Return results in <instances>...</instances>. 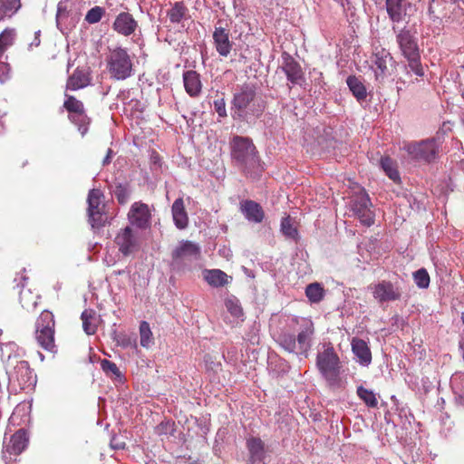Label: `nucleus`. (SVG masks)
I'll return each mask as SVG.
<instances>
[{
	"label": "nucleus",
	"instance_id": "f257e3e1",
	"mask_svg": "<svg viewBox=\"0 0 464 464\" xmlns=\"http://www.w3.org/2000/svg\"><path fill=\"white\" fill-rule=\"evenodd\" d=\"M269 333L285 351L307 356L313 343L314 324L306 317L278 313L270 317Z\"/></svg>",
	"mask_w": 464,
	"mask_h": 464
},
{
	"label": "nucleus",
	"instance_id": "f03ea898",
	"mask_svg": "<svg viewBox=\"0 0 464 464\" xmlns=\"http://www.w3.org/2000/svg\"><path fill=\"white\" fill-rule=\"evenodd\" d=\"M256 91V84L246 82L234 93L230 108L234 120L249 122L259 116L260 104Z\"/></svg>",
	"mask_w": 464,
	"mask_h": 464
},
{
	"label": "nucleus",
	"instance_id": "7ed1b4c3",
	"mask_svg": "<svg viewBox=\"0 0 464 464\" xmlns=\"http://www.w3.org/2000/svg\"><path fill=\"white\" fill-rule=\"evenodd\" d=\"M231 158L246 175L255 178L259 168L258 151L249 138L235 136L230 142Z\"/></svg>",
	"mask_w": 464,
	"mask_h": 464
},
{
	"label": "nucleus",
	"instance_id": "20e7f679",
	"mask_svg": "<svg viewBox=\"0 0 464 464\" xmlns=\"http://www.w3.org/2000/svg\"><path fill=\"white\" fill-rule=\"evenodd\" d=\"M106 63L111 77L117 81L126 80L133 74V63L127 48H110Z\"/></svg>",
	"mask_w": 464,
	"mask_h": 464
},
{
	"label": "nucleus",
	"instance_id": "39448f33",
	"mask_svg": "<svg viewBox=\"0 0 464 464\" xmlns=\"http://www.w3.org/2000/svg\"><path fill=\"white\" fill-rule=\"evenodd\" d=\"M54 336V315L51 311L44 310L35 321L34 338L41 348L50 353H56Z\"/></svg>",
	"mask_w": 464,
	"mask_h": 464
},
{
	"label": "nucleus",
	"instance_id": "423d86ee",
	"mask_svg": "<svg viewBox=\"0 0 464 464\" xmlns=\"http://www.w3.org/2000/svg\"><path fill=\"white\" fill-rule=\"evenodd\" d=\"M441 142L437 138L404 142L402 149L411 160L431 163L439 158Z\"/></svg>",
	"mask_w": 464,
	"mask_h": 464
},
{
	"label": "nucleus",
	"instance_id": "0eeeda50",
	"mask_svg": "<svg viewBox=\"0 0 464 464\" xmlns=\"http://www.w3.org/2000/svg\"><path fill=\"white\" fill-rule=\"evenodd\" d=\"M316 366L330 386H336L340 382V359L334 347L328 344L316 356Z\"/></svg>",
	"mask_w": 464,
	"mask_h": 464
},
{
	"label": "nucleus",
	"instance_id": "6e6552de",
	"mask_svg": "<svg viewBox=\"0 0 464 464\" xmlns=\"http://www.w3.org/2000/svg\"><path fill=\"white\" fill-rule=\"evenodd\" d=\"M200 256V246L197 243L182 240L171 253V269L178 272L189 269L192 263L199 260Z\"/></svg>",
	"mask_w": 464,
	"mask_h": 464
},
{
	"label": "nucleus",
	"instance_id": "1a4fd4ad",
	"mask_svg": "<svg viewBox=\"0 0 464 464\" xmlns=\"http://www.w3.org/2000/svg\"><path fill=\"white\" fill-rule=\"evenodd\" d=\"M350 207L353 215L359 218L361 223L368 227L373 224L374 213L372 209V204L364 188H360L358 192L352 196Z\"/></svg>",
	"mask_w": 464,
	"mask_h": 464
},
{
	"label": "nucleus",
	"instance_id": "9d476101",
	"mask_svg": "<svg viewBox=\"0 0 464 464\" xmlns=\"http://www.w3.org/2000/svg\"><path fill=\"white\" fill-rule=\"evenodd\" d=\"M392 31L395 33L396 43L404 58L420 53L415 30L406 26L398 29L396 25H392Z\"/></svg>",
	"mask_w": 464,
	"mask_h": 464
},
{
	"label": "nucleus",
	"instance_id": "9b49d317",
	"mask_svg": "<svg viewBox=\"0 0 464 464\" xmlns=\"http://www.w3.org/2000/svg\"><path fill=\"white\" fill-rule=\"evenodd\" d=\"M369 288L372 291L373 298L379 303H389L401 300L402 291L397 283L388 280H382L377 284L371 285Z\"/></svg>",
	"mask_w": 464,
	"mask_h": 464
},
{
	"label": "nucleus",
	"instance_id": "f8f14e48",
	"mask_svg": "<svg viewBox=\"0 0 464 464\" xmlns=\"http://www.w3.org/2000/svg\"><path fill=\"white\" fill-rule=\"evenodd\" d=\"M16 36L14 28H5L0 34V82L4 83L10 78L11 67L6 62V50L13 45Z\"/></svg>",
	"mask_w": 464,
	"mask_h": 464
},
{
	"label": "nucleus",
	"instance_id": "ddd939ff",
	"mask_svg": "<svg viewBox=\"0 0 464 464\" xmlns=\"http://www.w3.org/2000/svg\"><path fill=\"white\" fill-rule=\"evenodd\" d=\"M393 60L391 53L385 48L377 47L371 57V69L374 73L375 81L383 82L389 75L388 63Z\"/></svg>",
	"mask_w": 464,
	"mask_h": 464
},
{
	"label": "nucleus",
	"instance_id": "4468645a",
	"mask_svg": "<svg viewBox=\"0 0 464 464\" xmlns=\"http://www.w3.org/2000/svg\"><path fill=\"white\" fill-rule=\"evenodd\" d=\"M130 224L139 229L146 230L151 227V212L148 204L141 201L134 202L129 210Z\"/></svg>",
	"mask_w": 464,
	"mask_h": 464
},
{
	"label": "nucleus",
	"instance_id": "2eb2a0df",
	"mask_svg": "<svg viewBox=\"0 0 464 464\" xmlns=\"http://www.w3.org/2000/svg\"><path fill=\"white\" fill-rule=\"evenodd\" d=\"M102 192L98 188H92L88 193V218L92 227H100L103 226V210L102 204Z\"/></svg>",
	"mask_w": 464,
	"mask_h": 464
},
{
	"label": "nucleus",
	"instance_id": "dca6fc26",
	"mask_svg": "<svg viewBox=\"0 0 464 464\" xmlns=\"http://www.w3.org/2000/svg\"><path fill=\"white\" fill-rule=\"evenodd\" d=\"M385 7L388 17L393 25L407 22L412 10V5L408 0H385Z\"/></svg>",
	"mask_w": 464,
	"mask_h": 464
},
{
	"label": "nucleus",
	"instance_id": "f3484780",
	"mask_svg": "<svg viewBox=\"0 0 464 464\" xmlns=\"http://www.w3.org/2000/svg\"><path fill=\"white\" fill-rule=\"evenodd\" d=\"M29 438L27 432L24 429L18 430L14 433L7 444L4 446L3 458L7 462L12 459V456L20 455L27 447Z\"/></svg>",
	"mask_w": 464,
	"mask_h": 464
},
{
	"label": "nucleus",
	"instance_id": "a211bd4d",
	"mask_svg": "<svg viewBox=\"0 0 464 464\" xmlns=\"http://www.w3.org/2000/svg\"><path fill=\"white\" fill-rule=\"evenodd\" d=\"M223 21L218 20L213 32V41L216 51L222 57H227L233 48V42L230 40V31L222 26Z\"/></svg>",
	"mask_w": 464,
	"mask_h": 464
},
{
	"label": "nucleus",
	"instance_id": "6ab92c4d",
	"mask_svg": "<svg viewBox=\"0 0 464 464\" xmlns=\"http://www.w3.org/2000/svg\"><path fill=\"white\" fill-rule=\"evenodd\" d=\"M115 243L119 246V251L125 256L130 255L139 247V240L130 226L120 230L115 237Z\"/></svg>",
	"mask_w": 464,
	"mask_h": 464
},
{
	"label": "nucleus",
	"instance_id": "aec40b11",
	"mask_svg": "<svg viewBox=\"0 0 464 464\" xmlns=\"http://www.w3.org/2000/svg\"><path fill=\"white\" fill-rule=\"evenodd\" d=\"M450 7H453V15H447L442 14L440 15L439 13V7L441 6L444 4V0H431L429 3L428 6V14L430 18L435 22L437 19L439 20H445L446 23H461V17L464 15L462 10L460 8H458L456 10V0H450ZM458 7H459L458 5Z\"/></svg>",
	"mask_w": 464,
	"mask_h": 464
},
{
	"label": "nucleus",
	"instance_id": "412c9836",
	"mask_svg": "<svg viewBox=\"0 0 464 464\" xmlns=\"http://www.w3.org/2000/svg\"><path fill=\"white\" fill-rule=\"evenodd\" d=\"M111 27L118 34L128 37L135 34L139 24L130 13L123 11L116 15Z\"/></svg>",
	"mask_w": 464,
	"mask_h": 464
},
{
	"label": "nucleus",
	"instance_id": "4be33fe9",
	"mask_svg": "<svg viewBox=\"0 0 464 464\" xmlns=\"http://www.w3.org/2000/svg\"><path fill=\"white\" fill-rule=\"evenodd\" d=\"M13 378L16 380L21 390H31L36 384V375L26 361H20L15 365Z\"/></svg>",
	"mask_w": 464,
	"mask_h": 464
},
{
	"label": "nucleus",
	"instance_id": "5701e85b",
	"mask_svg": "<svg viewBox=\"0 0 464 464\" xmlns=\"http://www.w3.org/2000/svg\"><path fill=\"white\" fill-rule=\"evenodd\" d=\"M282 69L285 72L287 80L293 84H301L304 79V72L300 64L287 53H282Z\"/></svg>",
	"mask_w": 464,
	"mask_h": 464
},
{
	"label": "nucleus",
	"instance_id": "b1692460",
	"mask_svg": "<svg viewBox=\"0 0 464 464\" xmlns=\"http://www.w3.org/2000/svg\"><path fill=\"white\" fill-rule=\"evenodd\" d=\"M246 464H261V439L258 435L248 433L246 437Z\"/></svg>",
	"mask_w": 464,
	"mask_h": 464
},
{
	"label": "nucleus",
	"instance_id": "393cba45",
	"mask_svg": "<svg viewBox=\"0 0 464 464\" xmlns=\"http://www.w3.org/2000/svg\"><path fill=\"white\" fill-rule=\"evenodd\" d=\"M352 351L357 362L362 366H368L372 362V352L368 343L360 338L353 337L351 342Z\"/></svg>",
	"mask_w": 464,
	"mask_h": 464
},
{
	"label": "nucleus",
	"instance_id": "a878e982",
	"mask_svg": "<svg viewBox=\"0 0 464 464\" xmlns=\"http://www.w3.org/2000/svg\"><path fill=\"white\" fill-rule=\"evenodd\" d=\"M183 83L186 92L192 98L198 97L202 91L200 75L194 70L183 72Z\"/></svg>",
	"mask_w": 464,
	"mask_h": 464
},
{
	"label": "nucleus",
	"instance_id": "bb28decb",
	"mask_svg": "<svg viewBox=\"0 0 464 464\" xmlns=\"http://www.w3.org/2000/svg\"><path fill=\"white\" fill-rule=\"evenodd\" d=\"M91 82V77L86 70L80 69L79 67L74 70L72 75L69 76L66 82V89L71 91H77L88 86Z\"/></svg>",
	"mask_w": 464,
	"mask_h": 464
},
{
	"label": "nucleus",
	"instance_id": "cd10ccee",
	"mask_svg": "<svg viewBox=\"0 0 464 464\" xmlns=\"http://www.w3.org/2000/svg\"><path fill=\"white\" fill-rule=\"evenodd\" d=\"M171 213L176 227L185 229L188 225V217L182 198L175 199L171 207Z\"/></svg>",
	"mask_w": 464,
	"mask_h": 464
},
{
	"label": "nucleus",
	"instance_id": "c85d7f7f",
	"mask_svg": "<svg viewBox=\"0 0 464 464\" xmlns=\"http://www.w3.org/2000/svg\"><path fill=\"white\" fill-rule=\"evenodd\" d=\"M202 274L204 280L212 287H222L229 282V276L220 269H205Z\"/></svg>",
	"mask_w": 464,
	"mask_h": 464
},
{
	"label": "nucleus",
	"instance_id": "c756f323",
	"mask_svg": "<svg viewBox=\"0 0 464 464\" xmlns=\"http://www.w3.org/2000/svg\"><path fill=\"white\" fill-rule=\"evenodd\" d=\"M240 211L250 222H261V207L258 203L246 199L240 202Z\"/></svg>",
	"mask_w": 464,
	"mask_h": 464
},
{
	"label": "nucleus",
	"instance_id": "7c9ffc66",
	"mask_svg": "<svg viewBox=\"0 0 464 464\" xmlns=\"http://www.w3.org/2000/svg\"><path fill=\"white\" fill-rule=\"evenodd\" d=\"M20 286L22 287V289L19 292V299L23 308L29 312L34 311L38 304L40 295L33 293L30 289H24V283H18L17 287Z\"/></svg>",
	"mask_w": 464,
	"mask_h": 464
},
{
	"label": "nucleus",
	"instance_id": "2f4dec72",
	"mask_svg": "<svg viewBox=\"0 0 464 464\" xmlns=\"http://www.w3.org/2000/svg\"><path fill=\"white\" fill-rule=\"evenodd\" d=\"M450 385L455 395L456 403L464 406V372L452 375Z\"/></svg>",
	"mask_w": 464,
	"mask_h": 464
},
{
	"label": "nucleus",
	"instance_id": "473e14b6",
	"mask_svg": "<svg viewBox=\"0 0 464 464\" xmlns=\"http://www.w3.org/2000/svg\"><path fill=\"white\" fill-rule=\"evenodd\" d=\"M346 83L352 92L353 95L360 102L365 101L367 97L366 87L363 82L356 76L350 75L346 80Z\"/></svg>",
	"mask_w": 464,
	"mask_h": 464
},
{
	"label": "nucleus",
	"instance_id": "72a5a7b5",
	"mask_svg": "<svg viewBox=\"0 0 464 464\" xmlns=\"http://www.w3.org/2000/svg\"><path fill=\"white\" fill-rule=\"evenodd\" d=\"M21 6V0H0V22L12 18Z\"/></svg>",
	"mask_w": 464,
	"mask_h": 464
},
{
	"label": "nucleus",
	"instance_id": "f704fd0d",
	"mask_svg": "<svg viewBox=\"0 0 464 464\" xmlns=\"http://www.w3.org/2000/svg\"><path fill=\"white\" fill-rule=\"evenodd\" d=\"M188 10L183 2H176L170 9L167 11V16L171 24H179L187 19Z\"/></svg>",
	"mask_w": 464,
	"mask_h": 464
},
{
	"label": "nucleus",
	"instance_id": "c9c22d12",
	"mask_svg": "<svg viewBox=\"0 0 464 464\" xmlns=\"http://www.w3.org/2000/svg\"><path fill=\"white\" fill-rule=\"evenodd\" d=\"M281 232L283 235L290 240L297 242L299 239V234L295 221L289 216L283 218L281 220Z\"/></svg>",
	"mask_w": 464,
	"mask_h": 464
},
{
	"label": "nucleus",
	"instance_id": "e433bc0d",
	"mask_svg": "<svg viewBox=\"0 0 464 464\" xmlns=\"http://www.w3.org/2000/svg\"><path fill=\"white\" fill-rule=\"evenodd\" d=\"M380 166L385 174L394 182L400 181V174L397 169L396 162L390 157H382L380 160Z\"/></svg>",
	"mask_w": 464,
	"mask_h": 464
},
{
	"label": "nucleus",
	"instance_id": "4c0bfd02",
	"mask_svg": "<svg viewBox=\"0 0 464 464\" xmlns=\"http://www.w3.org/2000/svg\"><path fill=\"white\" fill-rule=\"evenodd\" d=\"M131 193L130 186L128 182H118L112 189V194L117 199L118 203L124 205L128 202Z\"/></svg>",
	"mask_w": 464,
	"mask_h": 464
},
{
	"label": "nucleus",
	"instance_id": "58836bf2",
	"mask_svg": "<svg viewBox=\"0 0 464 464\" xmlns=\"http://www.w3.org/2000/svg\"><path fill=\"white\" fill-rule=\"evenodd\" d=\"M306 297L311 303H319L324 296V289L319 283L309 284L305 288Z\"/></svg>",
	"mask_w": 464,
	"mask_h": 464
},
{
	"label": "nucleus",
	"instance_id": "ea45409f",
	"mask_svg": "<svg viewBox=\"0 0 464 464\" xmlns=\"http://www.w3.org/2000/svg\"><path fill=\"white\" fill-rule=\"evenodd\" d=\"M358 397L370 408H376L378 406V400L375 393L363 386H359L356 392Z\"/></svg>",
	"mask_w": 464,
	"mask_h": 464
},
{
	"label": "nucleus",
	"instance_id": "a19ab883",
	"mask_svg": "<svg viewBox=\"0 0 464 464\" xmlns=\"http://www.w3.org/2000/svg\"><path fill=\"white\" fill-rule=\"evenodd\" d=\"M63 107L69 112V115L82 112V111H84L83 103L77 100L74 96L68 94H65Z\"/></svg>",
	"mask_w": 464,
	"mask_h": 464
},
{
	"label": "nucleus",
	"instance_id": "79ce46f5",
	"mask_svg": "<svg viewBox=\"0 0 464 464\" xmlns=\"http://www.w3.org/2000/svg\"><path fill=\"white\" fill-rule=\"evenodd\" d=\"M101 368L107 376L114 377L116 380L121 382L123 380V375L121 374L116 363L113 362L103 359L101 361Z\"/></svg>",
	"mask_w": 464,
	"mask_h": 464
},
{
	"label": "nucleus",
	"instance_id": "37998d69",
	"mask_svg": "<svg viewBox=\"0 0 464 464\" xmlns=\"http://www.w3.org/2000/svg\"><path fill=\"white\" fill-rule=\"evenodd\" d=\"M69 120L78 126V130L82 134H85L87 132L90 119L86 115L85 110L82 111V112L69 115Z\"/></svg>",
	"mask_w": 464,
	"mask_h": 464
},
{
	"label": "nucleus",
	"instance_id": "c03bdc74",
	"mask_svg": "<svg viewBox=\"0 0 464 464\" xmlns=\"http://www.w3.org/2000/svg\"><path fill=\"white\" fill-rule=\"evenodd\" d=\"M140 345L144 348H149L153 343L152 332L150 324L142 321L140 324Z\"/></svg>",
	"mask_w": 464,
	"mask_h": 464
},
{
	"label": "nucleus",
	"instance_id": "a18cd8bd",
	"mask_svg": "<svg viewBox=\"0 0 464 464\" xmlns=\"http://www.w3.org/2000/svg\"><path fill=\"white\" fill-rule=\"evenodd\" d=\"M408 62L406 69L411 70L415 75L419 77L424 76V69L420 62V53L409 56L405 58Z\"/></svg>",
	"mask_w": 464,
	"mask_h": 464
},
{
	"label": "nucleus",
	"instance_id": "49530a36",
	"mask_svg": "<svg viewBox=\"0 0 464 464\" xmlns=\"http://www.w3.org/2000/svg\"><path fill=\"white\" fill-rule=\"evenodd\" d=\"M413 280L416 285L420 289H426L430 285V278L425 268H420L413 273Z\"/></svg>",
	"mask_w": 464,
	"mask_h": 464
},
{
	"label": "nucleus",
	"instance_id": "de8ad7c7",
	"mask_svg": "<svg viewBox=\"0 0 464 464\" xmlns=\"http://www.w3.org/2000/svg\"><path fill=\"white\" fill-rule=\"evenodd\" d=\"M104 14L105 9L96 5L87 12L84 19L88 24H93L99 23Z\"/></svg>",
	"mask_w": 464,
	"mask_h": 464
},
{
	"label": "nucleus",
	"instance_id": "09e8293b",
	"mask_svg": "<svg viewBox=\"0 0 464 464\" xmlns=\"http://www.w3.org/2000/svg\"><path fill=\"white\" fill-rule=\"evenodd\" d=\"M92 318V315L90 312L87 310H84L81 314V319L82 321V328L83 331L88 334L92 335L96 333L97 327L95 324H92L91 323V319Z\"/></svg>",
	"mask_w": 464,
	"mask_h": 464
},
{
	"label": "nucleus",
	"instance_id": "8fccbe9b",
	"mask_svg": "<svg viewBox=\"0 0 464 464\" xmlns=\"http://www.w3.org/2000/svg\"><path fill=\"white\" fill-rule=\"evenodd\" d=\"M227 310L233 315L234 317H240L243 314L242 308L239 304L237 299L228 298L225 303Z\"/></svg>",
	"mask_w": 464,
	"mask_h": 464
},
{
	"label": "nucleus",
	"instance_id": "3c124183",
	"mask_svg": "<svg viewBox=\"0 0 464 464\" xmlns=\"http://www.w3.org/2000/svg\"><path fill=\"white\" fill-rule=\"evenodd\" d=\"M116 343L117 345H120L123 348L136 347V338L127 334L121 333V334L118 336Z\"/></svg>",
	"mask_w": 464,
	"mask_h": 464
},
{
	"label": "nucleus",
	"instance_id": "603ef678",
	"mask_svg": "<svg viewBox=\"0 0 464 464\" xmlns=\"http://www.w3.org/2000/svg\"><path fill=\"white\" fill-rule=\"evenodd\" d=\"M214 108L219 117H227L226 102L223 98L214 101Z\"/></svg>",
	"mask_w": 464,
	"mask_h": 464
},
{
	"label": "nucleus",
	"instance_id": "864d4df0",
	"mask_svg": "<svg viewBox=\"0 0 464 464\" xmlns=\"http://www.w3.org/2000/svg\"><path fill=\"white\" fill-rule=\"evenodd\" d=\"M111 447L113 450H122L125 448V442L120 441L116 436H113L111 440Z\"/></svg>",
	"mask_w": 464,
	"mask_h": 464
},
{
	"label": "nucleus",
	"instance_id": "5fc2aeb1",
	"mask_svg": "<svg viewBox=\"0 0 464 464\" xmlns=\"http://www.w3.org/2000/svg\"><path fill=\"white\" fill-rule=\"evenodd\" d=\"M40 36H41V30L34 32V38L29 44L30 50L33 49L34 47H38L40 45V44H41Z\"/></svg>",
	"mask_w": 464,
	"mask_h": 464
},
{
	"label": "nucleus",
	"instance_id": "6e6d98bb",
	"mask_svg": "<svg viewBox=\"0 0 464 464\" xmlns=\"http://www.w3.org/2000/svg\"><path fill=\"white\" fill-rule=\"evenodd\" d=\"M113 154H114L113 150L111 149H108L107 153H106L104 159L102 160L103 166H107L111 163Z\"/></svg>",
	"mask_w": 464,
	"mask_h": 464
},
{
	"label": "nucleus",
	"instance_id": "4d7b16f0",
	"mask_svg": "<svg viewBox=\"0 0 464 464\" xmlns=\"http://www.w3.org/2000/svg\"><path fill=\"white\" fill-rule=\"evenodd\" d=\"M243 270H244L245 274H246L248 277H250V278H254V277H255V275H254V273H253V271H252V270H250V269H248V268H246V267H245V266H243Z\"/></svg>",
	"mask_w": 464,
	"mask_h": 464
},
{
	"label": "nucleus",
	"instance_id": "13d9d810",
	"mask_svg": "<svg viewBox=\"0 0 464 464\" xmlns=\"http://www.w3.org/2000/svg\"><path fill=\"white\" fill-rule=\"evenodd\" d=\"M121 333H118L116 329H113L111 333V339L116 342L118 340V336Z\"/></svg>",
	"mask_w": 464,
	"mask_h": 464
},
{
	"label": "nucleus",
	"instance_id": "bf43d9fd",
	"mask_svg": "<svg viewBox=\"0 0 464 464\" xmlns=\"http://www.w3.org/2000/svg\"><path fill=\"white\" fill-rule=\"evenodd\" d=\"M61 15H62V10H61V7H58L57 15H56L57 22L59 21V18H60Z\"/></svg>",
	"mask_w": 464,
	"mask_h": 464
},
{
	"label": "nucleus",
	"instance_id": "052dcab7",
	"mask_svg": "<svg viewBox=\"0 0 464 464\" xmlns=\"http://www.w3.org/2000/svg\"><path fill=\"white\" fill-rule=\"evenodd\" d=\"M27 279H28V278H27L25 276L22 275V276H20V279H19V280H20L21 282H22V281H23V282H25V281H27Z\"/></svg>",
	"mask_w": 464,
	"mask_h": 464
},
{
	"label": "nucleus",
	"instance_id": "680f3d73",
	"mask_svg": "<svg viewBox=\"0 0 464 464\" xmlns=\"http://www.w3.org/2000/svg\"><path fill=\"white\" fill-rule=\"evenodd\" d=\"M459 348L462 350V357L464 359V343H459Z\"/></svg>",
	"mask_w": 464,
	"mask_h": 464
},
{
	"label": "nucleus",
	"instance_id": "e2e57ef3",
	"mask_svg": "<svg viewBox=\"0 0 464 464\" xmlns=\"http://www.w3.org/2000/svg\"><path fill=\"white\" fill-rule=\"evenodd\" d=\"M208 359H210V356H209V355L205 356V362H208Z\"/></svg>",
	"mask_w": 464,
	"mask_h": 464
},
{
	"label": "nucleus",
	"instance_id": "0e129e2a",
	"mask_svg": "<svg viewBox=\"0 0 464 464\" xmlns=\"http://www.w3.org/2000/svg\"><path fill=\"white\" fill-rule=\"evenodd\" d=\"M460 318H461V322H462V323H463V324H464V312L461 314V317H460Z\"/></svg>",
	"mask_w": 464,
	"mask_h": 464
},
{
	"label": "nucleus",
	"instance_id": "69168bd1",
	"mask_svg": "<svg viewBox=\"0 0 464 464\" xmlns=\"http://www.w3.org/2000/svg\"><path fill=\"white\" fill-rule=\"evenodd\" d=\"M335 2L341 3L343 5V0H334Z\"/></svg>",
	"mask_w": 464,
	"mask_h": 464
}]
</instances>
